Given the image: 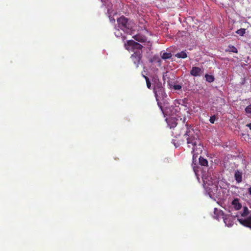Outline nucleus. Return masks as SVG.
<instances>
[{"label":"nucleus","instance_id":"f257e3e1","mask_svg":"<svg viewBox=\"0 0 251 251\" xmlns=\"http://www.w3.org/2000/svg\"><path fill=\"white\" fill-rule=\"evenodd\" d=\"M187 130L184 134V136L186 137L187 144L188 147H190L191 145L193 147L192 152H194L195 151V147L199 143V134L200 131L198 130H194L191 128L190 125L186 124Z\"/></svg>","mask_w":251,"mask_h":251},{"label":"nucleus","instance_id":"f03ea898","mask_svg":"<svg viewBox=\"0 0 251 251\" xmlns=\"http://www.w3.org/2000/svg\"><path fill=\"white\" fill-rule=\"evenodd\" d=\"M203 187L206 193L211 198H217L219 196V189L216 182L212 180V178H204L203 179Z\"/></svg>","mask_w":251,"mask_h":251},{"label":"nucleus","instance_id":"7ed1b4c3","mask_svg":"<svg viewBox=\"0 0 251 251\" xmlns=\"http://www.w3.org/2000/svg\"><path fill=\"white\" fill-rule=\"evenodd\" d=\"M214 214L216 215V219H219L220 216H222L226 225L228 227H231L234 223V218L231 215H225L223 211L214 208Z\"/></svg>","mask_w":251,"mask_h":251},{"label":"nucleus","instance_id":"20e7f679","mask_svg":"<svg viewBox=\"0 0 251 251\" xmlns=\"http://www.w3.org/2000/svg\"><path fill=\"white\" fill-rule=\"evenodd\" d=\"M125 48L128 51H132L133 52H138L142 51L143 46L135 41L130 40L127 41L125 43Z\"/></svg>","mask_w":251,"mask_h":251},{"label":"nucleus","instance_id":"39448f33","mask_svg":"<svg viewBox=\"0 0 251 251\" xmlns=\"http://www.w3.org/2000/svg\"><path fill=\"white\" fill-rule=\"evenodd\" d=\"M117 23L118 27L125 32H128L129 30L131 28V25L128 22V20L125 17L122 16L117 19Z\"/></svg>","mask_w":251,"mask_h":251},{"label":"nucleus","instance_id":"423d86ee","mask_svg":"<svg viewBox=\"0 0 251 251\" xmlns=\"http://www.w3.org/2000/svg\"><path fill=\"white\" fill-rule=\"evenodd\" d=\"M153 92L155 94L156 100L157 101L158 105H159V101L161 100H163L167 96L165 92V89L163 88L156 90H153Z\"/></svg>","mask_w":251,"mask_h":251},{"label":"nucleus","instance_id":"0eeeda50","mask_svg":"<svg viewBox=\"0 0 251 251\" xmlns=\"http://www.w3.org/2000/svg\"><path fill=\"white\" fill-rule=\"evenodd\" d=\"M142 55V51H139L138 52H135L131 55L130 58L134 64L135 67H138L139 64L141 59Z\"/></svg>","mask_w":251,"mask_h":251},{"label":"nucleus","instance_id":"6e6552de","mask_svg":"<svg viewBox=\"0 0 251 251\" xmlns=\"http://www.w3.org/2000/svg\"><path fill=\"white\" fill-rule=\"evenodd\" d=\"M238 220L242 225L251 229V213L247 217L239 218Z\"/></svg>","mask_w":251,"mask_h":251},{"label":"nucleus","instance_id":"1a4fd4ad","mask_svg":"<svg viewBox=\"0 0 251 251\" xmlns=\"http://www.w3.org/2000/svg\"><path fill=\"white\" fill-rule=\"evenodd\" d=\"M202 73L203 71L198 67H193L190 71V74L194 76H201Z\"/></svg>","mask_w":251,"mask_h":251},{"label":"nucleus","instance_id":"9d476101","mask_svg":"<svg viewBox=\"0 0 251 251\" xmlns=\"http://www.w3.org/2000/svg\"><path fill=\"white\" fill-rule=\"evenodd\" d=\"M231 204L236 210L240 209L242 207V204L239 202V199L238 198L234 199L231 202Z\"/></svg>","mask_w":251,"mask_h":251},{"label":"nucleus","instance_id":"9b49d317","mask_svg":"<svg viewBox=\"0 0 251 251\" xmlns=\"http://www.w3.org/2000/svg\"><path fill=\"white\" fill-rule=\"evenodd\" d=\"M234 177L236 181L238 183H240L242 181V173L238 170L235 171Z\"/></svg>","mask_w":251,"mask_h":251},{"label":"nucleus","instance_id":"f8f14e48","mask_svg":"<svg viewBox=\"0 0 251 251\" xmlns=\"http://www.w3.org/2000/svg\"><path fill=\"white\" fill-rule=\"evenodd\" d=\"M133 38L137 41L140 42H145L146 41V38L144 36L141 34H137L133 37Z\"/></svg>","mask_w":251,"mask_h":251},{"label":"nucleus","instance_id":"ddd939ff","mask_svg":"<svg viewBox=\"0 0 251 251\" xmlns=\"http://www.w3.org/2000/svg\"><path fill=\"white\" fill-rule=\"evenodd\" d=\"M251 213V212H250L248 208L246 206H244L243 207V211L241 213L240 217H247L249 216Z\"/></svg>","mask_w":251,"mask_h":251},{"label":"nucleus","instance_id":"4468645a","mask_svg":"<svg viewBox=\"0 0 251 251\" xmlns=\"http://www.w3.org/2000/svg\"><path fill=\"white\" fill-rule=\"evenodd\" d=\"M114 34L116 37H121L123 41H124L126 39V37L123 35L122 33L120 32L119 29L115 28Z\"/></svg>","mask_w":251,"mask_h":251},{"label":"nucleus","instance_id":"2eb2a0df","mask_svg":"<svg viewBox=\"0 0 251 251\" xmlns=\"http://www.w3.org/2000/svg\"><path fill=\"white\" fill-rule=\"evenodd\" d=\"M199 163L201 166H208L207 160L201 156H200L199 157Z\"/></svg>","mask_w":251,"mask_h":251},{"label":"nucleus","instance_id":"dca6fc26","mask_svg":"<svg viewBox=\"0 0 251 251\" xmlns=\"http://www.w3.org/2000/svg\"><path fill=\"white\" fill-rule=\"evenodd\" d=\"M176 56L179 58H185L187 57V55L185 51H182L180 52L177 53L176 54Z\"/></svg>","mask_w":251,"mask_h":251},{"label":"nucleus","instance_id":"f3484780","mask_svg":"<svg viewBox=\"0 0 251 251\" xmlns=\"http://www.w3.org/2000/svg\"><path fill=\"white\" fill-rule=\"evenodd\" d=\"M172 56V55L170 52H163L161 54V58L164 60H166L171 58Z\"/></svg>","mask_w":251,"mask_h":251},{"label":"nucleus","instance_id":"a211bd4d","mask_svg":"<svg viewBox=\"0 0 251 251\" xmlns=\"http://www.w3.org/2000/svg\"><path fill=\"white\" fill-rule=\"evenodd\" d=\"M206 80L208 82H212L214 81L215 78L213 75L206 74L205 75Z\"/></svg>","mask_w":251,"mask_h":251},{"label":"nucleus","instance_id":"6ab92c4d","mask_svg":"<svg viewBox=\"0 0 251 251\" xmlns=\"http://www.w3.org/2000/svg\"><path fill=\"white\" fill-rule=\"evenodd\" d=\"M164 88L162 86V84L161 82L158 81L154 85L153 90H156L158 89H161Z\"/></svg>","mask_w":251,"mask_h":251},{"label":"nucleus","instance_id":"aec40b11","mask_svg":"<svg viewBox=\"0 0 251 251\" xmlns=\"http://www.w3.org/2000/svg\"><path fill=\"white\" fill-rule=\"evenodd\" d=\"M142 76L143 77H144V78L146 80L147 87L149 89H151V82L150 81V80H149V78H148V77H147V76H146L144 75H142Z\"/></svg>","mask_w":251,"mask_h":251},{"label":"nucleus","instance_id":"412c9836","mask_svg":"<svg viewBox=\"0 0 251 251\" xmlns=\"http://www.w3.org/2000/svg\"><path fill=\"white\" fill-rule=\"evenodd\" d=\"M228 48H229V50H228V51H229L230 52H232L236 53L238 52V50H237V48H235L233 46L229 45L228 46Z\"/></svg>","mask_w":251,"mask_h":251},{"label":"nucleus","instance_id":"4be33fe9","mask_svg":"<svg viewBox=\"0 0 251 251\" xmlns=\"http://www.w3.org/2000/svg\"><path fill=\"white\" fill-rule=\"evenodd\" d=\"M246 29L245 28H240L239 29H238L236 33L239 35L243 36H244V34L245 33Z\"/></svg>","mask_w":251,"mask_h":251},{"label":"nucleus","instance_id":"5701e85b","mask_svg":"<svg viewBox=\"0 0 251 251\" xmlns=\"http://www.w3.org/2000/svg\"><path fill=\"white\" fill-rule=\"evenodd\" d=\"M245 110L247 114H251V104L247 106L245 108Z\"/></svg>","mask_w":251,"mask_h":251},{"label":"nucleus","instance_id":"b1692460","mask_svg":"<svg viewBox=\"0 0 251 251\" xmlns=\"http://www.w3.org/2000/svg\"><path fill=\"white\" fill-rule=\"evenodd\" d=\"M173 88L176 90H179L181 89L182 87L179 84H175L173 86Z\"/></svg>","mask_w":251,"mask_h":251},{"label":"nucleus","instance_id":"393cba45","mask_svg":"<svg viewBox=\"0 0 251 251\" xmlns=\"http://www.w3.org/2000/svg\"><path fill=\"white\" fill-rule=\"evenodd\" d=\"M216 119V116L213 115L210 117L209 121L211 124H214L215 121Z\"/></svg>","mask_w":251,"mask_h":251},{"label":"nucleus","instance_id":"a878e982","mask_svg":"<svg viewBox=\"0 0 251 251\" xmlns=\"http://www.w3.org/2000/svg\"><path fill=\"white\" fill-rule=\"evenodd\" d=\"M110 20L112 22H115V20L113 18L110 17Z\"/></svg>","mask_w":251,"mask_h":251},{"label":"nucleus","instance_id":"bb28decb","mask_svg":"<svg viewBox=\"0 0 251 251\" xmlns=\"http://www.w3.org/2000/svg\"><path fill=\"white\" fill-rule=\"evenodd\" d=\"M248 193L250 195H251V187L248 189Z\"/></svg>","mask_w":251,"mask_h":251},{"label":"nucleus","instance_id":"cd10ccee","mask_svg":"<svg viewBox=\"0 0 251 251\" xmlns=\"http://www.w3.org/2000/svg\"><path fill=\"white\" fill-rule=\"evenodd\" d=\"M247 126L251 129V123L250 124H248Z\"/></svg>","mask_w":251,"mask_h":251},{"label":"nucleus","instance_id":"c85d7f7f","mask_svg":"<svg viewBox=\"0 0 251 251\" xmlns=\"http://www.w3.org/2000/svg\"><path fill=\"white\" fill-rule=\"evenodd\" d=\"M193 159H194V154L193 155Z\"/></svg>","mask_w":251,"mask_h":251}]
</instances>
